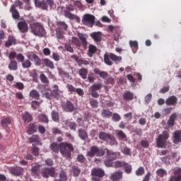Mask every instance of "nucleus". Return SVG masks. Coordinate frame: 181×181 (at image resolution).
<instances>
[{
  "mask_svg": "<svg viewBox=\"0 0 181 181\" xmlns=\"http://www.w3.org/2000/svg\"><path fill=\"white\" fill-rule=\"evenodd\" d=\"M59 152L62 156H64L66 159H70L71 158V152H74V147L71 144L62 142L59 144Z\"/></svg>",
  "mask_w": 181,
  "mask_h": 181,
  "instance_id": "nucleus-1",
  "label": "nucleus"
},
{
  "mask_svg": "<svg viewBox=\"0 0 181 181\" xmlns=\"http://www.w3.org/2000/svg\"><path fill=\"white\" fill-rule=\"evenodd\" d=\"M30 28L31 29L32 33L35 36H45L46 31L45 28L40 23H34L30 24Z\"/></svg>",
  "mask_w": 181,
  "mask_h": 181,
  "instance_id": "nucleus-2",
  "label": "nucleus"
},
{
  "mask_svg": "<svg viewBox=\"0 0 181 181\" xmlns=\"http://www.w3.org/2000/svg\"><path fill=\"white\" fill-rule=\"evenodd\" d=\"M169 132L164 131L161 134H159L158 138L156 139V145L158 148H165L166 146V141L169 139Z\"/></svg>",
  "mask_w": 181,
  "mask_h": 181,
  "instance_id": "nucleus-3",
  "label": "nucleus"
},
{
  "mask_svg": "<svg viewBox=\"0 0 181 181\" xmlns=\"http://www.w3.org/2000/svg\"><path fill=\"white\" fill-rule=\"evenodd\" d=\"M36 8H40L42 11H49V6L52 8L54 5L53 0H35Z\"/></svg>",
  "mask_w": 181,
  "mask_h": 181,
  "instance_id": "nucleus-4",
  "label": "nucleus"
},
{
  "mask_svg": "<svg viewBox=\"0 0 181 181\" xmlns=\"http://www.w3.org/2000/svg\"><path fill=\"white\" fill-rule=\"evenodd\" d=\"M87 155L90 158H94L95 155H96V156H104V155H105V150L99 148L97 146H93Z\"/></svg>",
  "mask_w": 181,
  "mask_h": 181,
  "instance_id": "nucleus-5",
  "label": "nucleus"
},
{
  "mask_svg": "<svg viewBox=\"0 0 181 181\" xmlns=\"http://www.w3.org/2000/svg\"><path fill=\"white\" fill-rule=\"evenodd\" d=\"M122 60V57H118L112 53H110L109 55L108 54H105L104 55V62L105 64H107V66H112V62H121Z\"/></svg>",
  "mask_w": 181,
  "mask_h": 181,
  "instance_id": "nucleus-6",
  "label": "nucleus"
},
{
  "mask_svg": "<svg viewBox=\"0 0 181 181\" xmlns=\"http://www.w3.org/2000/svg\"><path fill=\"white\" fill-rule=\"evenodd\" d=\"M41 175L42 177H45V179H47L49 176L51 177H56L57 176V174L56 173V168L52 167V168H44L41 170Z\"/></svg>",
  "mask_w": 181,
  "mask_h": 181,
  "instance_id": "nucleus-7",
  "label": "nucleus"
},
{
  "mask_svg": "<svg viewBox=\"0 0 181 181\" xmlns=\"http://www.w3.org/2000/svg\"><path fill=\"white\" fill-rule=\"evenodd\" d=\"M95 22V17L91 14H85L82 18V23L86 26H93Z\"/></svg>",
  "mask_w": 181,
  "mask_h": 181,
  "instance_id": "nucleus-8",
  "label": "nucleus"
},
{
  "mask_svg": "<svg viewBox=\"0 0 181 181\" xmlns=\"http://www.w3.org/2000/svg\"><path fill=\"white\" fill-rule=\"evenodd\" d=\"M62 108L65 112H73L76 110V106L70 100H66L62 103Z\"/></svg>",
  "mask_w": 181,
  "mask_h": 181,
  "instance_id": "nucleus-9",
  "label": "nucleus"
},
{
  "mask_svg": "<svg viewBox=\"0 0 181 181\" xmlns=\"http://www.w3.org/2000/svg\"><path fill=\"white\" fill-rule=\"evenodd\" d=\"M91 176L102 178L105 176V171L101 168H93L91 170Z\"/></svg>",
  "mask_w": 181,
  "mask_h": 181,
  "instance_id": "nucleus-10",
  "label": "nucleus"
},
{
  "mask_svg": "<svg viewBox=\"0 0 181 181\" xmlns=\"http://www.w3.org/2000/svg\"><path fill=\"white\" fill-rule=\"evenodd\" d=\"M169 181H181V168L174 170L173 175L170 177Z\"/></svg>",
  "mask_w": 181,
  "mask_h": 181,
  "instance_id": "nucleus-11",
  "label": "nucleus"
},
{
  "mask_svg": "<svg viewBox=\"0 0 181 181\" xmlns=\"http://www.w3.org/2000/svg\"><path fill=\"white\" fill-rule=\"evenodd\" d=\"M28 59H29V60H31V62H34L35 66H42V59H40L37 54H29L28 55Z\"/></svg>",
  "mask_w": 181,
  "mask_h": 181,
  "instance_id": "nucleus-12",
  "label": "nucleus"
},
{
  "mask_svg": "<svg viewBox=\"0 0 181 181\" xmlns=\"http://www.w3.org/2000/svg\"><path fill=\"white\" fill-rule=\"evenodd\" d=\"M18 30H20V32L21 33H26V32H28V30H29V27L28 26V23H26L25 21L18 22Z\"/></svg>",
  "mask_w": 181,
  "mask_h": 181,
  "instance_id": "nucleus-13",
  "label": "nucleus"
},
{
  "mask_svg": "<svg viewBox=\"0 0 181 181\" xmlns=\"http://www.w3.org/2000/svg\"><path fill=\"white\" fill-rule=\"evenodd\" d=\"M40 165H34L31 168V175L34 177H38L40 176L42 171L40 170Z\"/></svg>",
  "mask_w": 181,
  "mask_h": 181,
  "instance_id": "nucleus-14",
  "label": "nucleus"
},
{
  "mask_svg": "<svg viewBox=\"0 0 181 181\" xmlns=\"http://www.w3.org/2000/svg\"><path fill=\"white\" fill-rule=\"evenodd\" d=\"M23 172H25V170L22 167H15L11 170V173L13 175V176H22Z\"/></svg>",
  "mask_w": 181,
  "mask_h": 181,
  "instance_id": "nucleus-15",
  "label": "nucleus"
},
{
  "mask_svg": "<svg viewBox=\"0 0 181 181\" xmlns=\"http://www.w3.org/2000/svg\"><path fill=\"white\" fill-rule=\"evenodd\" d=\"M30 144H35V145H42V141L40 140V136L37 134H33L28 139Z\"/></svg>",
  "mask_w": 181,
  "mask_h": 181,
  "instance_id": "nucleus-16",
  "label": "nucleus"
},
{
  "mask_svg": "<svg viewBox=\"0 0 181 181\" xmlns=\"http://www.w3.org/2000/svg\"><path fill=\"white\" fill-rule=\"evenodd\" d=\"M166 105H176L177 104V97L172 95L166 99Z\"/></svg>",
  "mask_w": 181,
  "mask_h": 181,
  "instance_id": "nucleus-17",
  "label": "nucleus"
},
{
  "mask_svg": "<svg viewBox=\"0 0 181 181\" xmlns=\"http://www.w3.org/2000/svg\"><path fill=\"white\" fill-rule=\"evenodd\" d=\"M173 143L177 145L181 142V130H177L174 132Z\"/></svg>",
  "mask_w": 181,
  "mask_h": 181,
  "instance_id": "nucleus-18",
  "label": "nucleus"
},
{
  "mask_svg": "<svg viewBox=\"0 0 181 181\" xmlns=\"http://www.w3.org/2000/svg\"><path fill=\"white\" fill-rule=\"evenodd\" d=\"M110 179L112 181H119L122 179V171H117L112 174Z\"/></svg>",
  "mask_w": 181,
  "mask_h": 181,
  "instance_id": "nucleus-19",
  "label": "nucleus"
},
{
  "mask_svg": "<svg viewBox=\"0 0 181 181\" xmlns=\"http://www.w3.org/2000/svg\"><path fill=\"white\" fill-rule=\"evenodd\" d=\"M123 99L124 101H132L134 100V93L126 90L123 94Z\"/></svg>",
  "mask_w": 181,
  "mask_h": 181,
  "instance_id": "nucleus-20",
  "label": "nucleus"
},
{
  "mask_svg": "<svg viewBox=\"0 0 181 181\" xmlns=\"http://www.w3.org/2000/svg\"><path fill=\"white\" fill-rule=\"evenodd\" d=\"M90 37L95 42H101V39H103V33L101 32L92 33Z\"/></svg>",
  "mask_w": 181,
  "mask_h": 181,
  "instance_id": "nucleus-21",
  "label": "nucleus"
},
{
  "mask_svg": "<svg viewBox=\"0 0 181 181\" xmlns=\"http://www.w3.org/2000/svg\"><path fill=\"white\" fill-rule=\"evenodd\" d=\"M94 73L95 74H98V76H100V77L101 78H103V80H105L107 77H108V72L104 71H101L98 68H95L94 69Z\"/></svg>",
  "mask_w": 181,
  "mask_h": 181,
  "instance_id": "nucleus-22",
  "label": "nucleus"
},
{
  "mask_svg": "<svg viewBox=\"0 0 181 181\" xmlns=\"http://www.w3.org/2000/svg\"><path fill=\"white\" fill-rule=\"evenodd\" d=\"M64 12L65 18H68V19H71V21H73V19H76V22L80 23V17L76 16L67 11H64Z\"/></svg>",
  "mask_w": 181,
  "mask_h": 181,
  "instance_id": "nucleus-23",
  "label": "nucleus"
},
{
  "mask_svg": "<svg viewBox=\"0 0 181 181\" xmlns=\"http://www.w3.org/2000/svg\"><path fill=\"white\" fill-rule=\"evenodd\" d=\"M78 134L79 138H81L82 141H86V139L88 138V134H87V132L84 129H82V128L79 129L78 130Z\"/></svg>",
  "mask_w": 181,
  "mask_h": 181,
  "instance_id": "nucleus-24",
  "label": "nucleus"
},
{
  "mask_svg": "<svg viewBox=\"0 0 181 181\" xmlns=\"http://www.w3.org/2000/svg\"><path fill=\"white\" fill-rule=\"evenodd\" d=\"M106 151L107 158L110 160H115L117 159V153L115 152H113L111 150H108L107 148H105V151Z\"/></svg>",
  "mask_w": 181,
  "mask_h": 181,
  "instance_id": "nucleus-25",
  "label": "nucleus"
},
{
  "mask_svg": "<svg viewBox=\"0 0 181 181\" xmlns=\"http://www.w3.org/2000/svg\"><path fill=\"white\" fill-rule=\"evenodd\" d=\"M10 12L12 15V18L15 20H18L19 19V18H21V14L19 13V11L14 7L10 8Z\"/></svg>",
  "mask_w": 181,
  "mask_h": 181,
  "instance_id": "nucleus-26",
  "label": "nucleus"
},
{
  "mask_svg": "<svg viewBox=\"0 0 181 181\" xmlns=\"http://www.w3.org/2000/svg\"><path fill=\"white\" fill-rule=\"evenodd\" d=\"M80 46V40L78 38L74 37L69 40V45H65V46Z\"/></svg>",
  "mask_w": 181,
  "mask_h": 181,
  "instance_id": "nucleus-27",
  "label": "nucleus"
},
{
  "mask_svg": "<svg viewBox=\"0 0 181 181\" xmlns=\"http://www.w3.org/2000/svg\"><path fill=\"white\" fill-rule=\"evenodd\" d=\"M37 131V125L35 124H32L29 125V129L27 131V134L28 135H33V134H35V132H36Z\"/></svg>",
  "mask_w": 181,
  "mask_h": 181,
  "instance_id": "nucleus-28",
  "label": "nucleus"
},
{
  "mask_svg": "<svg viewBox=\"0 0 181 181\" xmlns=\"http://www.w3.org/2000/svg\"><path fill=\"white\" fill-rule=\"evenodd\" d=\"M50 149L54 152V153H58L60 151V144H58L56 142H53L50 146Z\"/></svg>",
  "mask_w": 181,
  "mask_h": 181,
  "instance_id": "nucleus-29",
  "label": "nucleus"
},
{
  "mask_svg": "<svg viewBox=\"0 0 181 181\" xmlns=\"http://www.w3.org/2000/svg\"><path fill=\"white\" fill-rule=\"evenodd\" d=\"M22 118L24 122L29 123L30 121H32V115L30 113L25 112V113H23L22 115Z\"/></svg>",
  "mask_w": 181,
  "mask_h": 181,
  "instance_id": "nucleus-30",
  "label": "nucleus"
},
{
  "mask_svg": "<svg viewBox=\"0 0 181 181\" xmlns=\"http://www.w3.org/2000/svg\"><path fill=\"white\" fill-rule=\"evenodd\" d=\"M38 119L40 122H43L44 124H49V117L45 113H42L38 115Z\"/></svg>",
  "mask_w": 181,
  "mask_h": 181,
  "instance_id": "nucleus-31",
  "label": "nucleus"
},
{
  "mask_svg": "<svg viewBox=\"0 0 181 181\" xmlns=\"http://www.w3.org/2000/svg\"><path fill=\"white\" fill-rule=\"evenodd\" d=\"M71 172L75 177L80 176V173H81V170L78 166L73 165L71 168Z\"/></svg>",
  "mask_w": 181,
  "mask_h": 181,
  "instance_id": "nucleus-32",
  "label": "nucleus"
},
{
  "mask_svg": "<svg viewBox=\"0 0 181 181\" xmlns=\"http://www.w3.org/2000/svg\"><path fill=\"white\" fill-rule=\"evenodd\" d=\"M101 117L103 118H110V117H112V112L110 110L103 109L101 112Z\"/></svg>",
  "mask_w": 181,
  "mask_h": 181,
  "instance_id": "nucleus-33",
  "label": "nucleus"
},
{
  "mask_svg": "<svg viewBox=\"0 0 181 181\" xmlns=\"http://www.w3.org/2000/svg\"><path fill=\"white\" fill-rule=\"evenodd\" d=\"M107 141L109 142V145H110L111 146L118 145V141H117V139L115 138V136H114L111 134L109 136Z\"/></svg>",
  "mask_w": 181,
  "mask_h": 181,
  "instance_id": "nucleus-34",
  "label": "nucleus"
},
{
  "mask_svg": "<svg viewBox=\"0 0 181 181\" xmlns=\"http://www.w3.org/2000/svg\"><path fill=\"white\" fill-rule=\"evenodd\" d=\"M16 45V40L13 36H9L8 40L5 43V46H13Z\"/></svg>",
  "mask_w": 181,
  "mask_h": 181,
  "instance_id": "nucleus-35",
  "label": "nucleus"
},
{
  "mask_svg": "<svg viewBox=\"0 0 181 181\" xmlns=\"http://www.w3.org/2000/svg\"><path fill=\"white\" fill-rule=\"evenodd\" d=\"M119 141H125L127 139V134L122 130H118L116 133Z\"/></svg>",
  "mask_w": 181,
  "mask_h": 181,
  "instance_id": "nucleus-36",
  "label": "nucleus"
},
{
  "mask_svg": "<svg viewBox=\"0 0 181 181\" xmlns=\"http://www.w3.org/2000/svg\"><path fill=\"white\" fill-rule=\"evenodd\" d=\"M88 73V70L86 68H81L79 69V76L83 78V80H86V78H87Z\"/></svg>",
  "mask_w": 181,
  "mask_h": 181,
  "instance_id": "nucleus-37",
  "label": "nucleus"
},
{
  "mask_svg": "<svg viewBox=\"0 0 181 181\" xmlns=\"http://www.w3.org/2000/svg\"><path fill=\"white\" fill-rule=\"evenodd\" d=\"M30 97L35 100H39L40 98V93L37 90L33 89L30 92Z\"/></svg>",
  "mask_w": 181,
  "mask_h": 181,
  "instance_id": "nucleus-38",
  "label": "nucleus"
},
{
  "mask_svg": "<svg viewBox=\"0 0 181 181\" xmlns=\"http://www.w3.org/2000/svg\"><path fill=\"white\" fill-rule=\"evenodd\" d=\"M56 35L58 40H64V35H63V30L60 29V28H58L56 29Z\"/></svg>",
  "mask_w": 181,
  "mask_h": 181,
  "instance_id": "nucleus-39",
  "label": "nucleus"
},
{
  "mask_svg": "<svg viewBox=\"0 0 181 181\" xmlns=\"http://www.w3.org/2000/svg\"><path fill=\"white\" fill-rule=\"evenodd\" d=\"M9 70L16 71L18 70V62L15 60H13L8 64Z\"/></svg>",
  "mask_w": 181,
  "mask_h": 181,
  "instance_id": "nucleus-40",
  "label": "nucleus"
},
{
  "mask_svg": "<svg viewBox=\"0 0 181 181\" xmlns=\"http://www.w3.org/2000/svg\"><path fill=\"white\" fill-rule=\"evenodd\" d=\"M156 175L159 177H163L164 176H168V172H166V170H164L163 168H160L157 170Z\"/></svg>",
  "mask_w": 181,
  "mask_h": 181,
  "instance_id": "nucleus-41",
  "label": "nucleus"
},
{
  "mask_svg": "<svg viewBox=\"0 0 181 181\" xmlns=\"http://www.w3.org/2000/svg\"><path fill=\"white\" fill-rule=\"evenodd\" d=\"M103 88V84L101 83H95L90 86V90L93 91H98Z\"/></svg>",
  "mask_w": 181,
  "mask_h": 181,
  "instance_id": "nucleus-42",
  "label": "nucleus"
},
{
  "mask_svg": "<svg viewBox=\"0 0 181 181\" xmlns=\"http://www.w3.org/2000/svg\"><path fill=\"white\" fill-rule=\"evenodd\" d=\"M110 134L108 133H105L104 132H101L99 134V138L102 140V141H108V138H110Z\"/></svg>",
  "mask_w": 181,
  "mask_h": 181,
  "instance_id": "nucleus-43",
  "label": "nucleus"
},
{
  "mask_svg": "<svg viewBox=\"0 0 181 181\" xmlns=\"http://www.w3.org/2000/svg\"><path fill=\"white\" fill-rule=\"evenodd\" d=\"M123 167L124 168V170L127 175L132 173V165L128 164V163H124Z\"/></svg>",
  "mask_w": 181,
  "mask_h": 181,
  "instance_id": "nucleus-44",
  "label": "nucleus"
},
{
  "mask_svg": "<svg viewBox=\"0 0 181 181\" xmlns=\"http://www.w3.org/2000/svg\"><path fill=\"white\" fill-rule=\"evenodd\" d=\"M78 36L82 42L83 46H87V38H86V35L83 33H78Z\"/></svg>",
  "mask_w": 181,
  "mask_h": 181,
  "instance_id": "nucleus-45",
  "label": "nucleus"
},
{
  "mask_svg": "<svg viewBox=\"0 0 181 181\" xmlns=\"http://www.w3.org/2000/svg\"><path fill=\"white\" fill-rule=\"evenodd\" d=\"M31 151L34 156H39L40 149H39V147L36 146V144H33V147L31 148Z\"/></svg>",
  "mask_w": 181,
  "mask_h": 181,
  "instance_id": "nucleus-46",
  "label": "nucleus"
},
{
  "mask_svg": "<svg viewBox=\"0 0 181 181\" xmlns=\"http://www.w3.org/2000/svg\"><path fill=\"white\" fill-rule=\"evenodd\" d=\"M44 64L46 67H49V69H54V64H53V62H52V61H50L49 59H45Z\"/></svg>",
  "mask_w": 181,
  "mask_h": 181,
  "instance_id": "nucleus-47",
  "label": "nucleus"
},
{
  "mask_svg": "<svg viewBox=\"0 0 181 181\" xmlns=\"http://www.w3.org/2000/svg\"><path fill=\"white\" fill-rule=\"evenodd\" d=\"M97 52V47L95 46H89L88 48V56L89 57H93V54H95Z\"/></svg>",
  "mask_w": 181,
  "mask_h": 181,
  "instance_id": "nucleus-48",
  "label": "nucleus"
},
{
  "mask_svg": "<svg viewBox=\"0 0 181 181\" xmlns=\"http://www.w3.org/2000/svg\"><path fill=\"white\" fill-rule=\"evenodd\" d=\"M23 5V3L21 1H16L13 5H11V8H14V9H16V8H20V9H22V6Z\"/></svg>",
  "mask_w": 181,
  "mask_h": 181,
  "instance_id": "nucleus-49",
  "label": "nucleus"
},
{
  "mask_svg": "<svg viewBox=\"0 0 181 181\" xmlns=\"http://www.w3.org/2000/svg\"><path fill=\"white\" fill-rule=\"evenodd\" d=\"M121 151L122 153H124V155H127L128 156H131V155H132V153L131 152V148L128 147L122 148Z\"/></svg>",
  "mask_w": 181,
  "mask_h": 181,
  "instance_id": "nucleus-50",
  "label": "nucleus"
},
{
  "mask_svg": "<svg viewBox=\"0 0 181 181\" xmlns=\"http://www.w3.org/2000/svg\"><path fill=\"white\" fill-rule=\"evenodd\" d=\"M57 25L59 27V29H63V30H67V28H69V25L64 23V21H58Z\"/></svg>",
  "mask_w": 181,
  "mask_h": 181,
  "instance_id": "nucleus-51",
  "label": "nucleus"
},
{
  "mask_svg": "<svg viewBox=\"0 0 181 181\" xmlns=\"http://www.w3.org/2000/svg\"><path fill=\"white\" fill-rule=\"evenodd\" d=\"M112 119L114 122H119L121 121V116L118 113H114L112 115Z\"/></svg>",
  "mask_w": 181,
  "mask_h": 181,
  "instance_id": "nucleus-52",
  "label": "nucleus"
},
{
  "mask_svg": "<svg viewBox=\"0 0 181 181\" xmlns=\"http://www.w3.org/2000/svg\"><path fill=\"white\" fill-rule=\"evenodd\" d=\"M89 104L92 108H98V101H97L95 99H91Z\"/></svg>",
  "mask_w": 181,
  "mask_h": 181,
  "instance_id": "nucleus-53",
  "label": "nucleus"
},
{
  "mask_svg": "<svg viewBox=\"0 0 181 181\" xmlns=\"http://www.w3.org/2000/svg\"><path fill=\"white\" fill-rule=\"evenodd\" d=\"M145 173V168L144 167H139L136 170V176H142Z\"/></svg>",
  "mask_w": 181,
  "mask_h": 181,
  "instance_id": "nucleus-54",
  "label": "nucleus"
},
{
  "mask_svg": "<svg viewBox=\"0 0 181 181\" xmlns=\"http://www.w3.org/2000/svg\"><path fill=\"white\" fill-rule=\"evenodd\" d=\"M40 78L44 84H49V78H47V76L45 75L44 74H41L40 76Z\"/></svg>",
  "mask_w": 181,
  "mask_h": 181,
  "instance_id": "nucleus-55",
  "label": "nucleus"
},
{
  "mask_svg": "<svg viewBox=\"0 0 181 181\" xmlns=\"http://www.w3.org/2000/svg\"><path fill=\"white\" fill-rule=\"evenodd\" d=\"M140 145L144 149H148V148H149V141H148V140H141Z\"/></svg>",
  "mask_w": 181,
  "mask_h": 181,
  "instance_id": "nucleus-56",
  "label": "nucleus"
},
{
  "mask_svg": "<svg viewBox=\"0 0 181 181\" xmlns=\"http://www.w3.org/2000/svg\"><path fill=\"white\" fill-rule=\"evenodd\" d=\"M68 91L71 93V94H73L74 93H76V88H74V86L71 84H67L66 86Z\"/></svg>",
  "mask_w": 181,
  "mask_h": 181,
  "instance_id": "nucleus-57",
  "label": "nucleus"
},
{
  "mask_svg": "<svg viewBox=\"0 0 181 181\" xmlns=\"http://www.w3.org/2000/svg\"><path fill=\"white\" fill-rule=\"evenodd\" d=\"M32 66V62L29 61V59H26L23 64H22V67L23 69H29Z\"/></svg>",
  "mask_w": 181,
  "mask_h": 181,
  "instance_id": "nucleus-58",
  "label": "nucleus"
},
{
  "mask_svg": "<svg viewBox=\"0 0 181 181\" xmlns=\"http://www.w3.org/2000/svg\"><path fill=\"white\" fill-rule=\"evenodd\" d=\"M52 95L54 97L59 95V86L57 85L53 86Z\"/></svg>",
  "mask_w": 181,
  "mask_h": 181,
  "instance_id": "nucleus-59",
  "label": "nucleus"
},
{
  "mask_svg": "<svg viewBox=\"0 0 181 181\" xmlns=\"http://www.w3.org/2000/svg\"><path fill=\"white\" fill-rule=\"evenodd\" d=\"M68 126L70 128V129H71V131H76L77 128V124H76V122H68Z\"/></svg>",
  "mask_w": 181,
  "mask_h": 181,
  "instance_id": "nucleus-60",
  "label": "nucleus"
},
{
  "mask_svg": "<svg viewBox=\"0 0 181 181\" xmlns=\"http://www.w3.org/2000/svg\"><path fill=\"white\" fill-rule=\"evenodd\" d=\"M124 163H125V162H121L119 160L115 161L114 163V168H115L116 169H118L119 168H122V166H124Z\"/></svg>",
  "mask_w": 181,
  "mask_h": 181,
  "instance_id": "nucleus-61",
  "label": "nucleus"
},
{
  "mask_svg": "<svg viewBox=\"0 0 181 181\" xmlns=\"http://www.w3.org/2000/svg\"><path fill=\"white\" fill-rule=\"evenodd\" d=\"M51 115L53 121H59V113L57 112L52 111Z\"/></svg>",
  "mask_w": 181,
  "mask_h": 181,
  "instance_id": "nucleus-62",
  "label": "nucleus"
},
{
  "mask_svg": "<svg viewBox=\"0 0 181 181\" xmlns=\"http://www.w3.org/2000/svg\"><path fill=\"white\" fill-rule=\"evenodd\" d=\"M11 124V119L9 118H5L1 120V124L3 127H6L8 124Z\"/></svg>",
  "mask_w": 181,
  "mask_h": 181,
  "instance_id": "nucleus-63",
  "label": "nucleus"
},
{
  "mask_svg": "<svg viewBox=\"0 0 181 181\" xmlns=\"http://www.w3.org/2000/svg\"><path fill=\"white\" fill-rule=\"evenodd\" d=\"M77 160L79 163H84L86 162V157L83 154H78L77 156Z\"/></svg>",
  "mask_w": 181,
  "mask_h": 181,
  "instance_id": "nucleus-64",
  "label": "nucleus"
}]
</instances>
